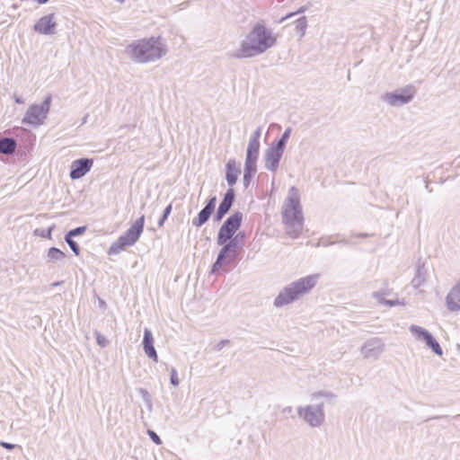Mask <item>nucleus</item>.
<instances>
[{
	"label": "nucleus",
	"instance_id": "obj_27",
	"mask_svg": "<svg viewBox=\"0 0 460 460\" xmlns=\"http://www.w3.org/2000/svg\"><path fill=\"white\" fill-rule=\"evenodd\" d=\"M425 344L431 349V350L438 356L443 355V350L437 341V340L433 337V335L429 336Z\"/></svg>",
	"mask_w": 460,
	"mask_h": 460
},
{
	"label": "nucleus",
	"instance_id": "obj_13",
	"mask_svg": "<svg viewBox=\"0 0 460 460\" xmlns=\"http://www.w3.org/2000/svg\"><path fill=\"white\" fill-rule=\"evenodd\" d=\"M57 21L54 13H49L40 18L33 26V30L43 35H52L56 33Z\"/></svg>",
	"mask_w": 460,
	"mask_h": 460
},
{
	"label": "nucleus",
	"instance_id": "obj_50",
	"mask_svg": "<svg viewBox=\"0 0 460 460\" xmlns=\"http://www.w3.org/2000/svg\"><path fill=\"white\" fill-rule=\"evenodd\" d=\"M61 283H62V282H60V281L54 282V283H52V284H51V286H52V287H58V286H59Z\"/></svg>",
	"mask_w": 460,
	"mask_h": 460
},
{
	"label": "nucleus",
	"instance_id": "obj_46",
	"mask_svg": "<svg viewBox=\"0 0 460 460\" xmlns=\"http://www.w3.org/2000/svg\"><path fill=\"white\" fill-rule=\"evenodd\" d=\"M0 446L5 449H8V450H12L13 448H15L16 447H18L17 445L15 444H12V443H8V442H4V441H1L0 442Z\"/></svg>",
	"mask_w": 460,
	"mask_h": 460
},
{
	"label": "nucleus",
	"instance_id": "obj_7",
	"mask_svg": "<svg viewBox=\"0 0 460 460\" xmlns=\"http://www.w3.org/2000/svg\"><path fill=\"white\" fill-rule=\"evenodd\" d=\"M51 100V95H48L41 104L31 105L22 119V123L32 126L41 125L49 111Z\"/></svg>",
	"mask_w": 460,
	"mask_h": 460
},
{
	"label": "nucleus",
	"instance_id": "obj_14",
	"mask_svg": "<svg viewBox=\"0 0 460 460\" xmlns=\"http://www.w3.org/2000/svg\"><path fill=\"white\" fill-rule=\"evenodd\" d=\"M93 164V160L91 158H80L72 162L69 176L72 180H77L84 177Z\"/></svg>",
	"mask_w": 460,
	"mask_h": 460
},
{
	"label": "nucleus",
	"instance_id": "obj_16",
	"mask_svg": "<svg viewBox=\"0 0 460 460\" xmlns=\"http://www.w3.org/2000/svg\"><path fill=\"white\" fill-rule=\"evenodd\" d=\"M446 304L449 311H460V287L457 284L447 295Z\"/></svg>",
	"mask_w": 460,
	"mask_h": 460
},
{
	"label": "nucleus",
	"instance_id": "obj_19",
	"mask_svg": "<svg viewBox=\"0 0 460 460\" xmlns=\"http://www.w3.org/2000/svg\"><path fill=\"white\" fill-rule=\"evenodd\" d=\"M234 197L235 194L234 189H228L217 208L227 214L234 201Z\"/></svg>",
	"mask_w": 460,
	"mask_h": 460
},
{
	"label": "nucleus",
	"instance_id": "obj_22",
	"mask_svg": "<svg viewBox=\"0 0 460 460\" xmlns=\"http://www.w3.org/2000/svg\"><path fill=\"white\" fill-rule=\"evenodd\" d=\"M213 214V211L207 208H203L198 214V217H194L191 221V224L192 226H196V227H200L202 226L205 223H207L209 219V217H211V215Z\"/></svg>",
	"mask_w": 460,
	"mask_h": 460
},
{
	"label": "nucleus",
	"instance_id": "obj_30",
	"mask_svg": "<svg viewBox=\"0 0 460 460\" xmlns=\"http://www.w3.org/2000/svg\"><path fill=\"white\" fill-rule=\"evenodd\" d=\"M290 133H291V128H288L284 133L282 134V136L280 137V138L276 142V143H272V145L285 150V147H286V145H287V142L290 137Z\"/></svg>",
	"mask_w": 460,
	"mask_h": 460
},
{
	"label": "nucleus",
	"instance_id": "obj_3",
	"mask_svg": "<svg viewBox=\"0 0 460 460\" xmlns=\"http://www.w3.org/2000/svg\"><path fill=\"white\" fill-rule=\"evenodd\" d=\"M283 223L285 224L287 234L296 238L303 230L304 217L300 206L299 194L295 187H291L284 204Z\"/></svg>",
	"mask_w": 460,
	"mask_h": 460
},
{
	"label": "nucleus",
	"instance_id": "obj_28",
	"mask_svg": "<svg viewBox=\"0 0 460 460\" xmlns=\"http://www.w3.org/2000/svg\"><path fill=\"white\" fill-rule=\"evenodd\" d=\"M295 28L297 32L300 33V37H303L305 34V30L307 28V19L305 16H302L298 18L295 22Z\"/></svg>",
	"mask_w": 460,
	"mask_h": 460
},
{
	"label": "nucleus",
	"instance_id": "obj_49",
	"mask_svg": "<svg viewBox=\"0 0 460 460\" xmlns=\"http://www.w3.org/2000/svg\"><path fill=\"white\" fill-rule=\"evenodd\" d=\"M282 411L284 413H290L292 411V407L291 406H288V407L284 408Z\"/></svg>",
	"mask_w": 460,
	"mask_h": 460
},
{
	"label": "nucleus",
	"instance_id": "obj_17",
	"mask_svg": "<svg viewBox=\"0 0 460 460\" xmlns=\"http://www.w3.org/2000/svg\"><path fill=\"white\" fill-rule=\"evenodd\" d=\"M226 179L227 181V184L229 186H233L236 183V181L238 179V175L241 172V170L236 166V163L234 160H229L226 164Z\"/></svg>",
	"mask_w": 460,
	"mask_h": 460
},
{
	"label": "nucleus",
	"instance_id": "obj_25",
	"mask_svg": "<svg viewBox=\"0 0 460 460\" xmlns=\"http://www.w3.org/2000/svg\"><path fill=\"white\" fill-rule=\"evenodd\" d=\"M65 258V253L56 247H51L49 249L47 253V261L48 262H57Z\"/></svg>",
	"mask_w": 460,
	"mask_h": 460
},
{
	"label": "nucleus",
	"instance_id": "obj_33",
	"mask_svg": "<svg viewBox=\"0 0 460 460\" xmlns=\"http://www.w3.org/2000/svg\"><path fill=\"white\" fill-rule=\"evenodd\" d=\"M139 393L142 394V398H143L146 407L148 408V410L152 411L153 405H152L151 395L149 394V393L143 388L139 389Z\"/></svg>",
	"mask_w": 460,
	"mask_h": 460
},
{
	"label": "nucleus",
	"instance_id": "obj_39",
	"mask_svg": "<svg viewBox=\"0 0 460 460\" xmlns=\"http://www.w3.org/2000/svg\"><path fill=\"white\" fill-rule=\"evenodd\" d=\"M148 435L155 444H156V445L162 444V440H161L160 437L155 431L148 430Z\"/></svg>",
	"mask_w": 460,
	"mask_h": 460
},
{
	"label": "nucleus",
	"instance_id": "obj_4",
	"mask_svg": "<svg viewBox=\"0 0 460 460\" xmlns=\"http://www.w3.org/2000/svg\"><path fill=\"white\" fill-rule=\"evenodd\" d=\"M318 279L319 275L314 274L291 282L275 297L274 306L282 307L289 305L301 296L307 294L316 285Z\"/></svg>",
	"mask_w": 460,
	"mask_h": 460
},
{
	"label": "nucleus",
	"instance_id": "obj_29",
	"mask_svg": "<svg viewBox=\"0 0 460 460\" xmlns=\"http://www.w3.org/2000/svg\"><path fill=\"white\" fill-rule=\"evenodd\" d=\"M321 397L326 398V399H333L336 396L333 393L328 392V391H317V392L312 393L310 395V399L312 402L317 401Z\"/></svg>",
	"mask_w": 460,
	"mask_h": 460
},
{
	"label": "nucleus",
	"instance_id": "obj_35",
	"mask_svg": "<svg viewBox=\"0 0 460 460\" xmlns=\"http://www.w3.org/2000/svg\"><path fill=\"white\" fill-rule=\"evenodd\" d=\"M172 204H169L164 210V213H163V216L162 217L159 219L158 221V226H163L165 220L167 219V217H169V215L171 214L172 212Z\"/></svg>",
	"mask_w": 460,
	"mask_h": 460
},
{
	"label": "nucleus",
	"instance_id": "obj_40",
	"mask_svg": "<svg viewBox=\"0 0 460 460\" xmlns=\"http://www.w3.org/2000/svg\"><path fill=\"white\" fill-rule=\"evenodd\" d=\"M216 203H217V197L216 196H213L212 198H210L208 199V201L207 202L205 208L212 210L213 212L215 211V208H216Z\"/></svg>",
	"mask_w": 460,
	"mask_h": 460
},
{
	"label": "nucleus",
	"instance_id": "obj_2",
	"mask_svg": "<svg viewBox=\"0 0 460 460\" xmlns=\"http://www.w3.org/2000/svg\"><path fill=\"white\" fill-rule=\"evenodd\" d=\"M275 43L276 37L272 31L263 22H258L243 40L235 57L243 58L260 55L273 47Z\"/></svg>",
	"mask_w": 460,
	"mask_h": 460
},
{
	"label": "nucleus",
	"instance_id": "obj_41",
	"mask_svg": "<svg viewBox=\"0 0 460 460\" xmlns=\"http://www.w3.org/2000/svg\"><path fill=\"white\" fill-rule=\"evenodd\" d=\"M261 134V127H258L257 129L252 134L249 140L260 141Z\"/></svg>",
	"mask_w": 460,
	"mask_h": 460
},
{
	"label": "nucleus",
	"instance_id": "obj_26",
	"mask_svg": "<svg viewBox=\"0 0 460 460\" xmlns=\"http://www.w3.org/2000/svg\"><path fill=\"white\" fill-rule=\"evenodd\" d=\"M425 344L431 349V350L438 356L443 355V350L437 341V340L433 337V335L429 336Z\"/></svg>",
	"mask_w": 460,
	"mask_h": 460
},
{
	"label": "nucleus",
	"instance_id": "obj_45",
	"mask_svg": "<svg viewBox=\"0 0 460 460\" xmlns=\"http://www.w3.org/2000/svg\"><path fill=\"white\" fill-rule=\"evenodd\" d=\"M384 295H385V293L377 292V291L372 293L373 297L377 299L380 304H384V301H385Z\"/></svg>",
	"mask_w": 460,
	"mask_h": 460
},
{
	"label": "nucleus",
	"instance_id": "obj_12",
	"mask_svg": "<svg viewBox=\"0 0 460 460\" xmlns=\"http://www.w3.org/2000/svg\"><path fill=\"white\" fill-rule=\"evenodd\" d=\"M284 150L270 145L265 151L264 167L270 172H276L279 165V161L283 155Z\"/></svg>",
	"mask_w": 460,
	"mask_h": 460
},
{
	"label": "nucleus",
	"instance_id": "obj_38",
	"mask_svg": "<svg viewBox=\"0 0 460 460\" xmlns=\"http://www.w3.org/2000/svg\"><path fill=\"white\" fill-rule=\"evenodd\" d=\"M95 336H96V342L98 343V345H100L102 348L107 346L108 341L103 335H102L98 332H95Z\"/></svg>",
	"mask_w": 460,
	"mask_h": 460
},
{
	"label": "nucleus",
	"instance_id": "obj_15",
	"mask_svg": "<svg viewBox=\"0 0 460 460\" xmlns=\"http://www.w3.org/2000/svg\"><path fill=\"white\" fill-rule=\"evenodd\" d=\"M154 337L152 332L148 328H145L144 330V337H143V350L145 354L154 361H158L157 352L154 346Z\"/></svg>",
	"mask_w": 460,
	"mask_h": 460
},
{
	"label": "nucleus",
	"instance_id": "obj_1",
	"mask_svg": "<svg viewBox=\"0 0 460 460\" xmlns=\"http://www.w3.org/2000/svg\"><path fill=\"white\" fill-rule=\"evenodd\" d=\"M167 52V45L159 36L135 40L125 49V54L135 64L155 63Z\"/></svg>",
	"mask_w": 460,
	"mask_h": 460
},
{
	"label": "nucleus",
	"instance_id": "obj_11",
	"mask_svg": "<svg viewBox=\"0 0 460 460\" xmlns=\"http://www.w3.org/2000/svg\"><path fill=\"white\" fill-rule=\"evenodd\" d=\"M223 247L219 251L217 260L212 265L211 272L215 273L217 271L222 265L231 264L236 258L238 252L233 249L232 244H228L227 242L222 245Z\"/></svg>",
	"mask_w": 460,
	"mask_h": 460
},
{
	"label": "nucleus",
	"instance_id": "obj_37",
	"mask_svg": "<svg viewBox=\"0 0 460 460\" xmlns=\"http://www.w3.org/2000/svg\"><path fill=\"white\" fill-rule=\"evenodd\" d=\"M170 383L173 385V386H177L179 385V378H178V374H177V371L174 367H172L171 368V372H170Z\"/></svg>",
	"mask_w": 460,
	"mask_h": 460
},
{
	"label": "nucleus",
	"instance_id": "obj_24",
	"mask_svg": "<svg viewBox=\"0 0 460 460\" xmlns=\"http://www.w3.org/2000/svg\"><path fill=\"white\" fill-rule=\"evenodd\" d=\"M256 172V164H244V172H243V185L247 188L251 182L252 176Z\"/></svg>",
	"mask_w": 460,
	"mask_h": 460
},
{
	"label": "nucleus",
	"instance_id": "obj_6",
	"mask_svg": "<svg viewBox=\"0 0 460 460\" xmlns=\"http://www.w3.org/2000/svg\"><path fill=\"white\" fill-rule=\"evenodd\" d=\"M323 402L307 404L296 408L297 416L309 427H321L325 421Z\"/></svg>",
	"mask_w": 460,
	"mask_h": 460
},
{
	"label": "nucleus",
	"instance_id": "obj_10",
	"mask_svg": "<svg viewBox=\"0 0 460 460\" xmlns=\"http://www.w3.org/2000/svg\"><path fill=\"white\" fill-rule=\"evenodd\" d=\"M360 350L364 358L376 359L385 351V344L380 338H371L362 345Z\"/></svg>",
	"mask_w": 460,
	"mask_h": 460
},
{
	"label": "nucleus",
	"instance_id": "obj_36",
	"mask_svg": "<svg viewBox=\"0 0 460 460\" xmlns=\"http://www.w3.org/2000/svg\"><path fill=\"white\" fill-rule=\"evenodd\" d=\"M307 10V6H301L296 12H294V13H288L286 16L282 17L279 22V23H282L284 22V21H286L287 19H289L296 14H299V13H303L304 12H305Z\"/></svg>",
	"mask_w": 460,
	"mask_h": 460
},
{
	"label": "nucleus",
	"instance_id": "obj_32",
	"mask_svg": "<svg viewBox=\"0 0 460 460\" xmlns=\"http://www.w3.org/2000/svg\"><path fill=\"white\" fill-rule=\"evenodd\" d=\"M65 241L75 255H79L80 248L76 242L73 240V237L65 235Z\"/></svg>",
	"mask_w": 460,
	"mask_h": 460
},
{
	"label": "nucleus",
	"instance_id": "obj_8",
	"mask_svg": "<svg viewBox=\"0 0 460 460\" xmlns=\"http://www.w3.org/2000/svg\"><path fill=\"white\" fill-rule=\"evenodd\" d=\"M243 214L239 211L231 215L219 228L217 243L218 245L225 244L236 233L241 226Z\"/></svg>",
	"mask_w": 460,
	"mask_h": 460
},
{
	"label": "nucleus",
	"instance_id": "obj_18",
	"mask_svg": "<svg viewBox=\"0 0 460 460\" xmlns=\"http://www.w3.org/2000/svg\"><path fill=\"white\" fill-rule=\"evenodd\" d=\"M260 141H251L249 140L247 150H246V157L245 163L256 164L259 157L260 151Z\"/></svg>",
	"mask_w": 460,
	"mask_h": 460
},
{
	"label": "nucleus",
	"instance_id": "obj_20",
	"mask_svg": "<svg viewBox=\"0 0 460 460\" xmlns=\"http://www.w3.org/2000/svg\"><path fill=\"white\" fill-rule=\"evenodd\" d=\"M409 330L417 341H422L424 343L427 341L429 337L432 335L426 329L415 324H411L409 327Z\"/></svg>",
	"mask_w": 460,
	"mask_h": 460
},
{
	"label": "nucleus",
	"instance_id": "obj_51",
	"mask_svg": "<svg viewBox=\"0 0 460 460\" xmlns=\"http://www.w3.org/2000/svg\"><path fill=\"white\" fill-rule=\"evenodd\" d=\"M50 235H51V228L47 230V236L50 237Z\"/></svg>",
	"mask_w": 460,
	"mask_h": 460
},
{
	"label": "nucleus",
	"instance_id": "obj_42",
	"mask_svg": "<svg viewBox=\"0 0 460 460\" xmlns=\"http://www.w3.org/2000/svg\"><path fill=\"white\" fill-rule=\"evenodd\" d=\"M229 343V340H222L215 345L214 349L217 351H220L225 346L228 345Z\"/></svg>",
	"mask_w": 460,
	"mask_h": 460
},
{
	"label": "nucleus",
	"instance_id": "obj_52",
	"mask_svg": "<svg viewBox=\"0 0 460 460\" xmlns=\"http://www.w3.org/2000/svg\"><path fill=\"white\" fill-rule=\"evenodd\" d=\"M426 190H429V183H426Z\"/></svg>",
	"mask_w": 460,
	"mask_h": 460
},
{
	"label": "nucleus",
	"instance_id": "obj_44",
	"mask_svg": "<svg viewBox=\"0 0 460 460\" xmlns=\"http://www.w3.org/2000/svg\"><path fill=\"white\" fill-rule=\"evenodd\" d=\"M226 215V212L217 208L216 211V215L214 217V221H216V222L221 221Z\"/></svg>",
	"mask_w": 460,
	"mask_h": 460
},
{
	"label": "nucleus",
	"instance_id": "obj_31",
	"mask_svg": "<svg viewBox=\"0 0 460 460\" xmlns=\"http://www.w3.org/2000/svg\"><path fill=\"white\" fill-rule=\"evenodd\" d=\"M244 237V233L243 232H239L235 236H232L231 239H229L227 241V243L228 244H232L233 245V249L234 251H237L238 252V245H239V243L243 239Z\"/></svg>",
	"mask_w": 460,
	"mask_h": 460
},
{
	"label": "nucleus",
	"instance_id": "obj_47",
	"mask_svg": "<svg viewBox=\"0 0 460 460\" xmlns=\"http://www.w3.org/2000/svg\"><path fill=\"white\" fill-rule=\"evenodd\" d=\"M399 301L398 300H386L385 299L384 301V305H389V306H394V305H399Z\"/></svg>",
	"mask_w": 460,
	"mask_h": 460
},
{
	"label": "nucleus",
	"instance_id": "obj_5",
	"mask_svg": "<svg viewBox=\"0 0 460 460\" xmlns=\"http://www.w3.org/2000/svg\"><path fill=\"white\" fill-rule=\"evenodd\" d=\"M144 224L145 216L142 215L123 234L118 238L116 242L111 245L108 253L110 255H116L126 247L134 245L143 233Z\"/></svg>",
	"mask_w": 460,
	"mask_h": 460
},
{
	"label": "nucleus",
	"instance_id": "obj_9",
	"mask_svg": "<svg viewBox=\"0 0 460 460\" xmlns=\"http://www.w3.org/2000/svg\"><path fill=\"white\" fill-rule=\"evenodd\" d=\"M415 93L416 88L409 84L394 92L386 93L381 99L390 106L398 107L409 103Z\"/></svg>",
	"mask_w": 460,
	"mask_h": 460
},
{
	"label": "nucleus",
	"instance_id": "obj_48",
	"mask_svg": "<svg viewBox=\"0 0 460 460\" xmlns=\"http://www.w3.org/2000/svg\"><path fill=\"white\" fill-rule=\"evenodd\" d=\"M15 102L18 103V104H22L24 102H23V99L22 97L15 96Z\"/></svg>",
	"mask_w": 460,
	"mask_h": 460
},
{
	"label": "nucleus",
	"instance_id": "obj_23",
	"mask_svg": "<svg viewBox=\"0 0 460 460\" xmlns=\"http://www.w3.org/2000/svg\"><path fill=\"white\" fill-rule=\"evenodd\" d=\"M426 275L427 270L425 269L424 265L419 266L416 270V274L411 280L412 287L414 288L420 287L426 279Z\"/></svg>",
	"mask_w": 460,
	"mask_h": 460
},
{
	"label": "nucleus",
	"instance_id": "obj_21",
	"mask_svg": "<svg viewBox=\"0 0 460 460\" xmlns=\"http://www.w3.org/2000/svg\"><path fill=\"white\" fill-rule=\"evenodd\" d=\"M16 141L11 137L0 139V153L3 155H12L15 152Z\"/></svg>",
	"mask_w": 460,
	"mask_h": 460
},
{
	"label": "nucleus",
	"instance_id": "obj_43",
	"mask_svg": "<svg viewBox=\"0 0 460 460\" xmlns=\"http://www.w3.org/2000/svg\"><path fill=\"white\" fill-rule=\"evenodd\" d=\"M226 215V212L217 208L216 211V215L214 217V221H216V222L221 221Z\"/></svg>",
	"mask_w": 460,
	"mask_h": 460
},
{
	"label": "nucleus",
	"instance_id": "obj_53",
	"mask_svg": "<svg viewBox=\"0 0 460 460\" xmlns=\"http://www.w3.org/2000/svg\"><path fill=\"white\" fill-rule=\"evenodd\" d=\"M456 284L460 287V279H459V281Z\"/></svg>",
	"mask_w": 460,
	"mask_h": 460
},
{
	"label": "nucleus",
	"instance_id": "obj_34",
	"mask_svg": "<svg viewBox=\"0 0 460 460\" xmlns=\"http://www.w3.org/2000/svg\"><path fill=\"white\" fill-rule=\"evenodd\" d=\"M86 229H87V227L85 226H78V227H75V228L68 231L66 234L68 236H71V237L79 236V235L84 234Z\"/></svg>",
	"mask_w": 460,
	"mask_h": 460
}]
</instances>
